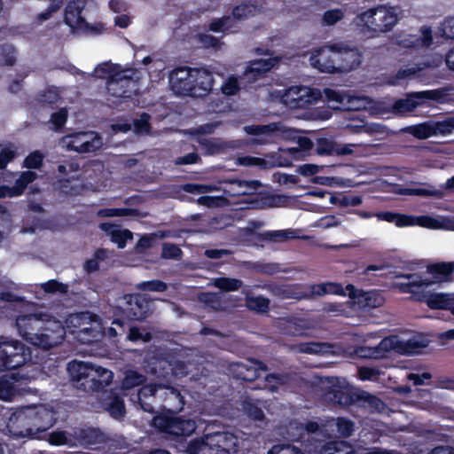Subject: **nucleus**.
<instances>
[{
  "mask_svg": "<svg viewBox=\"0 0 454 454\" xmlns=\"http://www.w3.org/2000/svg\"><path fill=\"white\" fill-rule=\"evenodd\" d=\"M63 317L59 315L56 319L51 313L38 312L19 317L16 324L20 334L29 343L49 349L61 343L64 339L66 330L60 320Z\"/></svg>",
  "mask_w": 454,
  "mask_h": 454,
  "instance_id": "f257e3e1",
  "label": "nucleus"
},
{
  "mask_svg": "<svg viewBox=\"0 0 454 454\" xmlns=\"http://www.w3.org/2000/svg\"><path fill=\"white\" fill-rule=\"evenodd\" d=\"M56 422V412L51 405L37 404L19 407L9 418L7 428L15 437H35Z\"/></svg>",
  "mask_w": 454,
  "mask_h": 454,
  "instance_id": "f03ea898",
  "label": "nucleus"
},
{
  "mask_svg": "<svg viewBox=\"0 0 454 454\" xmlns=\"http://www.w3.org/2000/svg\"><path fill=\"white\" fill-rule=\"evenodd\" d=\"M97 78L106 80L107 92L114 98L112 102L116 104L118 98H130L136 90L137 82L141 78V73L135 68L122 67L113 63L99 64L93 72Z\"/></svg>",
  "mask_w": 454,
  "mask_h": 454,
  "instance_id": "7ed1b4c3",
  "label": "nucleus"
},
{
  "mask_svg": "<svg viewBox=\"0 0 454 454\" xmlns=\"http://www.w3.org/2000/svg\"><path fill=\"white\" fill-rule=\"evenodd\" d=\"M453 273L452 262L435 263L427 267L425 272L399 277L404 281H398L395 286L403 293L416 294L415 288H426L433 284L449 281Z\"/></svg>",
  "mask_w": 454,
  "mask_h": 454,
  "instance_id": "20e7f679",
  "label": "nucleus"
},
{
  "mask_svg": "<svg viewBox=\"0 0 454 454\" xmlns=\"http://www.w3.org/2000/svg\"><path fill=\"white\" fill-rule=\"evenodd\" d=\"M67 372L74 381H82L85 389L95 390L108 385L113 380V372L106 368L89 362L72 361L67 364Z\"/></svg>",
  "mask_w": 454,
  "mask_h": 454,
  "instance_id": "39448f33",
  "label": "nucleus"
},
{
  "mask_svg": "<svg viewBox=\"0 0 454 454\" xmlns=\"http://www.w3.org/2000/svg\"><path fill=\"white\" fill-rule=\"evenodd\" d=\"M398 20L396 8L381 4L360 13L356 23L372 35H380L392 30Z\"/></svg>",
  "mask_w": 454,
  "mask_h": 454,
  "instance_id": "423d86ee",
  "label": "nucleus"
},
{
  "mask_svg": "<svg viewBox=\"0 0 454 454\" xmlns=\"http://www.w3.org/2000/svg\"><path fill=\"white\" fill-rule=\"evenodd\" d=\"M428 342V340L423 336H415L407 340H402L396 336H390L382 340L375 348L369 350L361 348L357 351V354L360 356L373 358L383 357L385 353L389 351H395L403 355H415L427 347Z\"/></svg>",
  "mask_w": 454,
  "mask_h": 454,
  "instance_id": "0eeeda50",
  "label": "nucleus"
},
{
  "mask_svg": "<svg viewBox=\"0 0 454 454\" xmlns=\"http://www.w3.org/2000/svg\"><path fill=\"white\" fill-rule=\"evenodd\" d=\"M66 327L70 333L77 335L81 343L97 341L104 334L102 323L97 316L89 312L69 316L66 320Z\"/></svg>",
  "mask_w": 454,
  "mask_h": 454,
  "instance_id": "6e6552de",
  "label": "nucleus"
},
{
  "mask_svg": "<svg viewBox=\"0 0 454 454\" xmlns=\"http://www.w3.org/2000/svg\"><path fill=\"white\" fill-rule=\"evenodd\" d=\"M335 59L320 66L325 73L349 72L356 68L361 63V53L356 48L345 42H335Z\"/></svg>",
  "mask_w": 454,
  "mask_h": 454,
  "instance_id": "1a4fd4ad",
  "label": "nucleus"
},
{
  "mask_svg": "<svg viewBox=\"0 0 454 454\" xmlns=\"http://www.w3.org/2000/svg\"><path fill=\"white\" fill-rule=\"evenodd\" d=\"M246 131L248 134H253L258 137L256 142L266 143L273 140L276 137H281L285 139H296L299 147L301 150H309L312 147L311 141L304 137H299L296 135V131L291 129H287L284 126L278 125H268V126H249L246 127Z\"/></svg>",
  "mask_w": 454,
  "mask_h": 454,
  "instance_id": "9d476101",
  "label": "nucleus"
},
{
  "mask_svg": "<svg viewBox=\"0 0 454 454\" xmlns=\"http://www.w3.org/2000/svg\"><path fill=\"white\" fill-rule=\"evenodd\" d=\"M278 294L283 298L304 299L325 294L343 295L345 291L340 285L327 282L309 286H284L278 290Z\"/></svg>",
  "mask_w": 454,
  "mask_h": 454,
  "instance_id": "9b49d317",
  "label": "nucleus"
},
{
  "mask_svg": "<svg viewBox=\"0 0 454 454\" xmlns=\"http://www.w3.org/2000/svg\"><path fill=\"white\" fill-rule=\"evenodd\" d=\"M238 446L237 437L231 433H215L214 434H208L201 444L197 443L191 444L189 448V454H197L201 452L202 454H223L231 451H236Z\"/></svg>",
  "mask_w": 454,
  "mask_h": 454,
  "instance_id": "f8f14e48",
  "label": "nucleus"
},
{
  "mask_svg": "<svg viewBox=\"0 0 454 454\" xmlns=\"http://www.w3.org/2000/svg\"><path fill=\"white\" fill-rule=\"evenodd\" d=\"M92 0H72L65 11V21L74 30L102 32L105 27L102 24L97 27L90 26L86 21L87 8L92 7Z\"/></svg>",
  "mask_w": 454,
  "mask_h": 454,
  "instance_id": "ddd939ff",
  "label": "nucleus"
},
{
  "mask_svg": "<svg viewBox=\"0 0 454 454\" xmlns=\"http://www.w3.org/2000/svg\"><path fill=\"white\" fill-rule=\"evenodd\" d=\"M31 360L30 351L18 341L0 343V370L14 369Z\"/></svg>",
  "mask_w": 454,
  "mask_h": 454,
  "instance_id": "4468645a",
  "label": "nucleus"
},
{
  "mask_svg": "<svg viewBox=\"0 0 454 454\" xmlns=\"http://www.w3.org/2000/svg\"><path fill=\"white\" fill-rule=\"evenodd\" d=\"M103 145L101 137L95 132H78L62 137L59 146L78 153H89L99 149Z\"/></svg>",
  "mask_w": 454,
  "mask_h": 454,
  "instance_id": "2eb2a0df",
  "label": "nucleus"
},
{
  "mask_svg": "<svg viewBox=\"0 0 454 454\" xmlns=\"http://www.w3.org/2000/svg\"><path fill=\"white\" fill-rule=\"evenodd\" d=\"M324 94L327 103L333 109L361 110L366 108L370 104L368 98L353 96L340 90L325 89Z\"/></svg>",
  "mask_w": 454,
  "mask_h": 454,
  "instance_id": "dca6fc26",
  "label": "nucleus"
},
{
  "mask_svg": "<svg viewBox=\"0 0 454 454\" xmlns=\"http://www.w3.org/2000/svg\"><path fill=\"white\" fill-rule=\"evenodd\" d=\"M35 377V373L23 372L12 373L10 376L0 377V400L12 402L25 391L24 385Z\"/></svg>",
  "mask_w": 454,
  "mask_h": 454,
  "instance_id": "f3484780",
  "label": "nucleus"
},
{
  "mask_svg": "<svg viewBox=\"0 0 454 454\" xmlns=\"http://www.w3.org/2000/svg\"><path fill=\"white\" fill-rule=\"evenodd\" d=\"M36 176V174L32 170L5 174L4 177V182L8 184L13 183V184L1 185L0 198H12L20 196L26 187L35 180Z\"/></svg>",
  "mask_w": 454,
  "mask_h": 454,
  "instance_id": "a211bd4d",
  "label": "nucleus"
},
{
  "mask_svg": "<svg viewBox=\"0 0 454 454\" xmlns=\"http://www.w3.org/2000/svg\"><path fill=\"white\" fill-rule=\"evenodd\" d=\"M278 94L280 100L290 108L303 107L317 101L319 97V92L306 86H293Z\"/></svg>",
  "mask_w": 454,
  "mask_h": 454,
  "instance_id": "6ab92c4d",
  "label": "nucleus"
},
{
  "mask_svg": "<svg viewBox=\"0 0 454 454\" xmlns=\"http://www.w3.org/2000/svg\"><path fill=\"white\" fill-rule=\"evenodd\" d=\"M153 425L159 430L175 435H189L196 428L195 422L192 419H184L180 417L168 415L155 417Z\"/></svg>",
  "mask_w": 454,
  "mask_h": 454,
  "instance_id": "aec40b11",
  "label": "nucleus"
},
{
  "mask_svg": "<svg viewBox=\"0 0 454 454\" xmlns=\"http://www.w3.org/2000/svg\"><path fill=\"white\" fill-rule=\"evenodd\" d=\"M257 51L259 55L269 56V58L253 60L247 64L244 72V76L249 82L256 81L265 73L278 66L280 61L279 57H271V53L268 51H262L258 49Z\"/></svg>",
  "mask_w": 454,
  "mask_h": 454,
  "instance_id": "412c9836",
  "label": "nucleus"
},
{
  "mask_svg": "<svg viewBox=\"0 0 454 454\" xmlns=\"http://www.w3.org/2000/svg\"><path fill=\"white\" fill-rule=\"evenodd\" d=\"M160 390H164V395L166 399L169 402V408L173 411H179L183 408L184 401L180 393L174 389L173 387H167L165 385H145L143 387L139 392L138 397L141 403V406L144 410L151 411V409H148L144 406L143 398L147 396H153L154 394Z\"/></svg>",
  "mask_w": 454,
  "mask_h": 454,
  "instance_id": "4be33fe9",
  "label": "nucleus"
},
{
  "mask_svg": "<svg viewBox=\"0 0 454 454\" xmlns=\"http://www.w3.org/2000/svg\"><path fill=\"white\" fill-rule=\"evenodd\" d=\"M253 12V7L247 4L237 6L232 12V17H224L211 21L209 27L214 32H232L237 27V20L248 17Z\"/></svg>",
  "mask_w": 454,
  "mask_h": 454,
  "instance_id": "5701e85b",
  "label": "nucleus"
},
{
  "mask_svg": "<svg viewBox=\"0 0 454 454\" xmlns=\"http://www.w3.org/2000/svg\"><path fill=\"white\" fill-rule=\"evenodd\" d=\"M192 68H177L169 74V86L172 91L177 95L192 96Z\"/></svg>",
  "mask_w": 454,
  "mask_h": 454,
  "instance_id": "b1692460",
  "label": "nucleus"
},
{
  "mask_svg": "<svg viewBox=\"0 0 454 454\" xmlns=\"http://www.w3.org/2000/svg\"><path fill=\"white\" fill-rule=\"evenodd\" d=\"M416 294H412L415 299L425 301L434 309H450L454 307V296L443 293L423 294L424 288H415Z\"/></svg>",
  "mask_w": 454,
  "mask_h": 454,
  "instance_id": "393cba45",
  "label": "nucleus"
},
{
  "mask_svg": "<svg viewBox=\"0 0 454 454\" xmlns=\"http://www.w3.org/2000/svg\"><path fill=\"white\" fill-rule=\"evenodd\" d=\"M420 226L431 230L454 231V218L430 215L409 216V226Z\"/></svg>",
  "mask_w": 454,
  "mask_h": 454,
  "instance_id": "a878e982",
  "label": "nucleus"
},
{
  "mask_svg": "<svg viewBox=\"0 0 454 454\" xmlns=\"http://www.w3.org/2000/svg\"><path fill=\"white\" fill-rule=\"evenodd\" d=\"M192 84V97H204L212 90L214 79L207 70L193 68Z\"/></svg>",
  "mask_w": 454,
  "mask_h": 454,
  "instance_id": "bb28decb",
  "label": "nucleus"
},
{
  "mask_svg": "<svg viewBox=\"0 0 454 454\" xmlns=\"http://www.w3.org/2000/svg\"><path fill=\"white\" fill-rule=\"evenodd\" d=\"M440 92L437 90H427L411 94L405 99L396 102L395 108L399 111H412L417 106L420 105V101L426 99H437Z\"/></svg>",
  "mask_w": 454,
  "mask_h": 454,
  "instance_id": "cd10ccee",
  "label": "nucleus"
},
{
  "mask_svg": "<svg viewBox=\"0 0 454 454\" xmlns=\"http://www.w3.org/2000/svg\"><path fill=\"white\" fill-rule=\"evenodd\" d=\"M235 376L240 380L252 381L260 377L262 372L261 364L248 361L247 364H236L232 368Z\"/></svg>",
  "mask_w": 454,
  "mask_h": 454,
  "instance_id": "c85d7f7f",
  "label": "nucleus"
},
{
  "mask_svg": "<svg viewBox=\"0 0 454 454\" xmlns=\"http://www.w3.org/2000/svg\"><path fill=\"white\" fill-rule=\"evenodd\" d=\"M100 229L110 237L114 243L117 244L119 248L125 247L127 241L131 240L133 238V234L130 231L121 229L111 223H102L100 224Z\"/></svg>",
  "mask_w": 454,
  "mask_h": 454,
  "instance_id": "c756f323",
  "label": "nucleus"
},
{
  "mask_svg": "<svg viewBox=\"0 0 454 454\" xmlns=\"http://www.w3.org/2000/svg\"><path fill=\"white\" fill-rule=\"evenodd\" d=\"M334 43H327L317 50H315L310 58V65L320 72H323L319 67L322 64L326 62H333L335 59V49H333Z\"/></svg>",
  "mask_w": 454,
  "mask_h": 454,
  "instance_id": "7c9ffc66",
  "label": "nucleus"
},
{
  "mask_svg": "<svg viewBox=\"0 0 454 454\" xmlns=\"http://www.w3.org/2000/svg\"><path fill=\"white\" fill-rule=\"evenodd\" d=\"M431 42V30L429 28L423 27L420 30L419 35H408L403 37L399 43L404 48H419L429 46Z\"/></svg>",
  "mask_w": 454,
  "mask_h": 454,
  "instance_id": "2f4dec72",
  "label": "nucleus"
},
{
  "mask_svg": "<svg viewBox=\"0 0 454 454\" xmlns=\"http://www.w3.org/2000/svg\"><path fill=\"white\" fill-rule=\"evenodd\" d=\"M129 306L127 308V313L129 317H131L135 319H140L146 314V309L144 308L142 304V301L144 300L141 295L138 294H131L128 295L124 298Z\"/></svg>",
  "mask_w": 454,
  "mask_h": 454,
  "instance_id": "473e14b6",
  "label": "nucleus"
},
{
  "mask_svg": "<svg viewBox=\"0 0 454 454\" xmlns=\"http://www.w3.org/2000/svg\"><path fill=\"white\" fill-rule=\"evenodd\" d=\"M103 406L115 419L121 418L125 412L123 402L112 394L103 399Z\"/></svg>",
  "mask_w": 454,
  "mask_h": 454,
  "instance_id": "72a5a7b5",
  "label": "nucleus"
},
{
  "mask_svg": "<svg viewBox=\"0 0 454 454\" xmlns=\"http://www.w3.org/2000/svg\"><path fill=\"white\" fill-rule=\"evenodd\" d=\"M350 146L351 145H344L335 148L333 143L331 140L323 138L317 142V152L318 154H348L352 153Z\"/></svg>",
  "mask_w": 454,
  "mask_h": 454,
  "instance_id": "f704fd0d",
  "label": "nucleus"
},
{
  "mask_svg": "<svg viewBox=\"0 0 454 454\" xmlns=\"http://www.w3.org/2000/svg\"><path fill=\"white\" fill-rule=\"evenodd\" d=\"M101 216L105 217H122V216H132V217H145L147 215L146 213L140 212L137 209L130 208H106L102 209L98 213Z\"/></svg>",
  "mask_w": 454,
  "mask_h": 454,
  "instance_id": "c9c22d12",
  "label": "nucleus"
},
{
  "mask_svg": "<svg viewBox=\"0 0 454 454\" xmlns=\"http://www.w3.org/2000/svg\"><path fill=\"white\" fill-rule=\"evenodd\" d=\"M320 454H355V452L352 446L346 442H331L323 447Z\"/></svg>",
  "mask_w": 454,
  "mask_h": 454,
  "instance_id": "e433bc0d",
  "label": "nucleus"
},
{
  "mask_svg": "<svg viewBox=\"0 0 454 454\" xmlns=\"http://www.w3.org/2000/svg\"><path fill=\"white\" fill-rule=\"evenodd\" d=\"M327 427L332 431L336 428L339 435L343 437L349 436L354 431V425L349 420L343 419H331L327 422Z\"/></svg>",
  "mask_w": 454,
  "mask_h": 454,
  "instance_id": "4c0bfd02",
  "label": "nucleus"
},
{
  "mask_svg": "<svg viewBox=\"0 0 454 454\" xmlns=\"http://www.w3.org/2000/svg\"><path fill=\"white\" fill-rule=\"evenodd\" d=\"M216 127V124H206L204 126H201L199 130L192 131L191 134L193 137V139H195L198 143L201 144L203 146H205L206 151L208 153H215L217 152V149L215 146L209 147L207 146V140L206 138H201L199 136V133L203 134H209L213 131V129Z\"/></svg>",
  "mask_w": 454,
  "mask_h": 454,
  "instance_id": "58836bf2",
  "label": "nucleus"
},
{
  "mask_svg": "<svg viewBox=\"0 0 454 454\" xmlns=\"http://www.w3.org/2000/svg\"><path fill=\"white\" fill-rule=\"evenodd\" d=\"M213 285L225 292H231L239 289L241 282L236 278H217L213 280Z\"/></svg>",
  "mask_w": 454,
  "mask_h": 454,
  "instance_id": "ea45409f",
  "label": "nucleus"
},
{
  "mask_svg": "<svg viewBox=\"0 0 454 454\" xmlns=\"http://www.w3.org/2000/svg\"><path fill=\"white\" fill-rule=\"evenodd\" d=\"M379 220H384L394 223L398 227L409 226V216L406 215L394 214L390 212L380 213L376 215Z\"/></svg>",
  "mask_w": 454,
  "mask_h": 454,
  "instance_id": "a19ab883",
  "label": "nucleus"
},
{
  "mask_svg": "<svg viewBox=\"0 0 454 454\" xmlns=\"http://www.w3.org/2000/svg\"><path fill=\"white\" fill-rule=\"evenodd\" d=\"M437 128L435 125L429 123H421L419 125H416L411 127V132L417 137L418 138L424 139L427 138L433 135H434L437 131Z\"/></svg>",
  "mask_w": 454,
  "mask_h": 454,
  "instance_id": "79ce46f5",
  "label": "nucleus"
},
{
  "mask_svg": "<svg viewBox=\"0 0 454 454\" xmlns=\"http://www.w3.org/2000/svg\"><path fill=\"white\" fill-rule=\"evenodd\" d=\"M246 301L249 309L257 312H264L269 307V300L261 296H247Z\"/></svg>",
  "mask_w": 454,
  "mask_h": 454,
  "instance_id": "37998d69",
  "label": "nucleus"
},
{
  "mask_svg": "<svg viewBox=\"0 0 454 454\" xmlns=\"http://www.w3.org/2000/svg\"><path fill=\"white\" fill-rule=\"evenodd\" d=\"M399 193L413 196H442V192L438 190L429 188H403L399 191Z\"/></svg>",
  "mask_w": 454,
  "mask_h": 454,
  "instance_id": "c03bdc74",
  "label": "nucleus"
},
{
  "mask_svg": "<svg viewBox=\"0 0 454 454\" xmlns=\"http://www.w3.org/2000/svg\"><path fill=\"white\" fill-rule=\"evenodd\" d=\"M145 378L135 371H128L122 380V387L125 389L132 388L144 382Z\"/></svg>",
  "mask_w": 454,
  "mask_h": 454,
  "instance_id": "a18cd8bd",
  "label": "nucleus"
},
{
  "mask_svg": "<svg viewBox=\"0 0 454 454\" xmlns=\"http://www.w3.org/2000/svg\"><path fill=\"white\" fill-rule=\"evenodd\" d=\"M17 156V148L14 145L0 147V168H4Z\"/></svg>",
  "mask_w": 454,
  "mask_h": 454,
  "instance_id": "49530a36",
  "label": "nucleus"
},
{
  "mask_svg": "<svg viewBox=\"0 0 454 454\" xmlns=\"http://www.w3.org/2000/svg\"><path fill=\"white\" fill-rule=\"evenodd\" d=\"M344 17V11L340 8H335L326 11L323 15L325 25L332 26L341 20Z\"/></svg>",
  "mask_w": 454,
  "mask_h": 454,
  "instance_id": "de8ad7c7",
  "label": "nucleus"
},
{
  "mask_svg": "<svg viewBox=\"0 0 454 454\" xmlns=\"http://www.w3.org/2000/svg\"><path fill=\"white\" fill-rule=\"evenodd\" d=\"M106 250H98L92 258L86 261L84 264V268L88 272H92L98 270V264L100 261H103L106 258Z\"/></svg>",
  "mask_w": 454,
  "mask_h": 454,
  "instance_id": "09e8293b",
  "label": "nucleus"
},
{
  "mask_svg": "<svg viewBox=\"0 0 454 454\" xmlns=\"http://www.w3.org/2000/svg\"><path fill=\"white\" fill-rule=\"evenodd\" d=\"M222 92L227 96L235 95L239 90V83L235 76L228 77L221 86Z\"/></svg>",
  "mask_w": 454,
  "mask_h": 454,
  "instance_id": "8fccbe9b",
  "label": "nucleus"
},
{
  "mask_svg": "<svg viewBox=\"0 0 454 454\" xmlns=\"http://www.w3.org/2000/svg\"><path fill=\"white\" fill-rule=\"evenodd\" d=\"M43 154L38 151L28 154L24 160V167L27 168H39L42 166Z\"/></svg>",
  "mask_w": 454,
  "mask_h": 454,
  "instance_id": "3c124183",
  "label": "nucleus"
},
{
  "mask_svg": "<svg viewBox=\"0 0 454 454\" xmlns=\"http://www.w3.org/2000/svg\"><path fill=\"white\" fill-rule=\"evenodd\" d=\"M137 288L143 291L163 292L166 290L167 286L161 281L153 280L139 283Z\"/></svg>",
  "mask_w": 454,
  "mask_h": 454,
  "instance_id": "603ef678",
  "label": "nucleus"
},
{
  "mask_svg": "<svg viewBox=\"0 0 454 454\" xmlns=\"http://www.w3.org/2000/svg\"><path fill=\"white\" fill-rule=\"evenodd\" d=\"M165 237V234L163 232H158L154 234H149L143 236L137 245V249H145L148 248L153 246L157 239H163Z\"/></svg>",
  "mask_w": 454,
  "mask_h": 454,
  "instance_id": "864d4df0",
  "label": "nucleus"
},
{
  "mask_svg": "<svg viewBox=\"0 0 454 454\" xmlns=\"http://www.w3.org/2000/svg\"><path fill=\"white\" fill-rule=\"evenodd\" d=\"M220 296L216 294H201L199 297L200 301L207 304L214 309H222L223 307L220 301Z\"/></svg>",
  "mask_w": 454,
  "mask_h": 454,
  "instance_id": "5fc2aeb1",
  "label": "nucleus"
},
{
  "mask_svg": "<svg viewBox=\"0 0 454 454\" xmlns=\"http://www.w3.org/2000/svg\"><path fill=\"white\" fill-rule=\"evenodd\" d=\"M41 288L48 294L60 293L64 294L67 292V286L55 280H50L46 283L41 284Z\"/></svg>",
  "mask_w": 454,
  "mask_h": 454,
  "instance_id": "6e6d98bb",
  "label": "nucleus"
},
{
  "mask_svg": "<svg viewBox=\"0 0 454 454\" xmlns=\"http://www.w3.org/2000/svg\"><path fill=\"white\" fill-rule=\"evenodd\" d=\"M15 61V49L7 45L4 46L0 53V62L4 65H12Z\"/></svg>",
  "mask_w": 454,
  "mask_h": 454,
  "instance_id": "4d7b16f0",
  "label": "nucleus"
},
{
  "mask_svg": "<svg viewBox=\"0 0 454 454\" xmlns=\"http://www.w3.org/2000/svg\"><path fill=\"white\" fill-rule=\"evenodd\" d=\"M67 119V111L65 108L54 113L51 118V123L54 129H59L64 126Z\"/></svg>",
  "mask_w": 454,
  "mask_h": 454,
  "instance_id": "13d9d810",
  "label": "nucleus"
},
{
  "mask_svg": "<svg viewBox=\"0 0 454 454\" xmlns=\"http://www.w3.org/2000/svg\"><path fill=\"white\" fill-rule=\"evenodd\" d=\"M313 183L325 186H342L343 181L337 177L331 176H316L313 178Z\"/></svg>",
  "mask_w": 454,
  "mask_h": 454,
  "instance_id": "bf43d9fd",
  "label": "nucleus"
},
{
  "mask_svg": "<svg viewBox=\"0 0 454 454\" xmlns=\"http://www.w3.org/2000/svg\"><path fill=\"white\" fill-rule=\"evenodd\" d=\"M440 30L442 36L454 39V16L445 20Z\"/></svg>",
  "mask_w": 454,
  "mask_h": 454,
  "instance_id": "052dcab7",
  "label": "nucleus"
},
{
  "mask_svg": "<svg viewBox=\"0 0 454 454\" xmlns=\"http://www.w3.org/2000/svg\"><path fill=\"white\" fill-rule=\"evenodd\" d=\"M129 339L130 340H142L144 342H146L150 340L151 334L144 330L132 327L129 330Z\"/></svg>",
  "mask_w": 454,
  "mask_h": 454,
  "instance_id": "680f3d73",
  "label": "nucleus"
},
{
  "mask_svg": "<svg viewBox=\"0 0 454 454\" xmlns=\"http://www.w3.org/2000/svg\"><path fill=\"white\" fill-rule=\"evenodd\" d=\"M149 116L147 114L141 115L140 119L134 122V130L137 134H145L149 131Z\"/></svg>",
  "mask_w": 454,
  "mask_h": 454,
  "instance_id": "e2e57ef3",
  "label": "nucleus"
},
{
  "mask_svg": "<svg viewBox=\"0 0 454 454\" xmlns=\"http://www.w3.org/2000/svg\"><path fill=\"white\" fill-rule=\"evenodd\" d=\"M268 454H303L297 448L291 445L274 446Z\"/></svg>",
  "mask_w": 454,
  "mask_h": 454,
  "instance_id": "0e129e2a",
  "label": "nucleus"
},
{
  "mask_svg": "<svg viewBox=\"0 0 454 454\" xmlns=\"http://www.w3.org/2000/svg\"><path fill=\"white\" fill-rule=\"evenodd\" d=\"M181 250L173 244H164L162 248V255L165 258H176L179 256Z\"/></svg>",
  "mask_w": 454,
  "mask_h": 454,
  "instance_id": "69168bd1",
  "label": "nucleus"
},
{
  "mask_svg": "<svg viewBox=\"0 0 454 454\" xmlns=\"http://www.w3.org/2000/svg\"><path fill=\"white\" fill-rule=\"evenodd\" d=\"M303 325L304 322L302 320L288 322V325L286 328L287 333L294 335L304 334Z\"/></svg>",
  "mask_w": 454,
  "mask_h": 454,
  "instance_id": "338daca9",
  "label": "nucleus"
},
{
  "mask_svg": "<svg viewBox=\"0 0 454 454\" xmlns=\"http://www.w3.org/2000/svg\"><path fill=\"white\" fill-rule=\"evenodd\" d=\"M49 442L52 445H63L67 442V437L64 432H53L49 435Z\"/></svg>",
  "mask_w": 454,
  "mask_h": 454,
  "instance_id": "774afa93",
  "label": "nucleus"
}]
</instances>
